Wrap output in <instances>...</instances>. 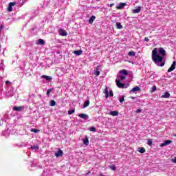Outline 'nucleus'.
Segmentation results:
<instances>
[{
	"label": "nucleus",
	"instance_id": "obj_43",
	"mask_svg": "<svg viewBox=\"0 0 176 176\" xmlns=\"http://www.w3.org/2000/svg\"><path fill=\"white\" fill-rule=\"evenodd\" d=\"M6 85H10V81L9 80L6 81Z\"/></svg>",
	"mask_w": 176,
	"mask_h": 176
},
{
	"label": "nucleus",
	"instance_id": "obj_11",
	"mask_svg": "<svg viewBox=\"0 0 176 176\" xmlns=\"http://www.w3.org/2000/svg\"><path fill=\"white\" fill-rule=\"evenodd\" d=\"M124 6H126V3H120L119 5L116 7V9L118 10L123 9Z\"/></svg>",
	"mask_w": 176,
	"mask_h": 176
},
{
	"label": "nucleus",
	"instance_id": "obj_38",
	"mask_svg": "<svg viewBox=\"0 0 176 176\" xmlns=\"http://www.w3.org/2000/svg\"><path fill=\"white\" fill-rule=\"evenodd\" d=\"M152 91H156V86L153 87Z\"/></svg>",
	"mask_w": 176,
	"mask_h": 176
},
{
	"label": "nucleus",
	"instance_id": "obj_15",
	"mask_svg": "<svg viewBox=\"0 0 176 176\" xmlns=\"http://www.w3.org/2000/svg\"><path fill=\"white\" fill-rule=\"evenodd\" d=\"M142 7H138L137 9L133 10V13H140L141 12Z\"/></svg>",
	"mask_w": 176,
	"mask_h": 176
},
{
	"label": "nucleus",
	"instance_id": "obj_37",
	"mask_svg": "<svg viewBox=\"0 0 176 176\" xmlns=\"http://www.w3.org/2000/svg\"><path fill=\"white\" fill-rule=\"evenodd\" d=\"M141 112H142V111H141V109H138L136 110V113H141Z\"/></svg>",
	"mask_w": 176,
	"mask_h": 176
},
{
	"label": "nucleus",
	"instance_id": "obj_30",
	"mask_svg": "<svg viewBox=\"0 0 176 176\" xmlns=\"http://www.w3.org/2000/svg\"><path fill=\"white\" fill-rule=\"evenodd\" d=\"M75 113V109H72L68 111V115H72V113Z\"/></svg>",
	"mask_w": 176,
	"mask_h": 176
},
{
	"label": "nucleus",
	"instance_id": "obj_39",
	"mask_svg": "<svg viewBox=\"0 0 176 176\" xmlns=\"http://www.w3.org/2000/svg\"><path fill=\"white\" fill-rule=\"evenodd\" d=\"M145 42H149V38L148 37L144 38Z\"/></svg>",
	"mask_w": 176,
	"mask_h": 176
},
{
	"label": "nucleus",
	"instance_id": "obj_32",
	"mask_svg": "<svg viewBox=\"0 0 176 176\" xmlns=\"http://www.w3.org/2000/svg\"><path fill=\"white\" fill-rule=\"evenodd\" d=\"M52 91V89H50L47 91V96H50V92Z\"/></svg>",
	"mask_w": 176,
	"mask_h": 176
},
{
	"label": "nucleus",
	"instance_id": "obj_20",
	"mask_svg": "<svg viewBox=\"0 0 176 176\" xmlns=\"http://www.w3.org/2000/svg\"><path fill=\"white\" fill-rule=\"evenodd\" d=\"M116 26H117L118 30H122V28H123V26L122 25V24L120 22L116 23Z\"/></svg>",
	"mask_w": 176,
	"mask_h": 176
},
{
	"label": "nucleus",
	"instance_id": "obj_36",
	"mask_svg": "<svg viewBox=\"0 0 176 176\" xmlns=\"http://www.w3.org/2000/svg\"><path fill=\"white\" fill-rule=\"evenodd\" d=\"M89 130L90 131H96V127H91Z\"/></svg>",
	"mask_w": 176,
	"mask_h": 176
},
{
	"label": "nucleus",
	"instance_id": "obj_31",
	"mask_svg": "<svg viewBox=\"0 0 176 176\" xmlns=\"http://www.w3.org/2000/svg\"><path fill=\"white\" fill-rule=\"evenodd\" d=\"M109 168H111L113 171H115L116 170V166H110Z\"/></svg>",
	"mask_w": 176,
	"mask_h": 176
},
{
	"label": "nucleus",
	"instance_id": "obj_27",
	"mask_svg": "<svg viewBox=\"0 0 176 176\" xmlns=\"http://www.w3.org/2000/svg\"><path fill=\"white\" fill-rule=\"evenodd\" d=\"M55 105H56V101H54V100H51L50 106L51 107H54Z\"/></svg>",
	"mask_w": 176,
	"mask_h": 176
},
{
	"label": "nucleus",
	"instance_id": "obj_12",
	"mask_svg": "<svg viewBox=\"0 0 176 176\" xmlns=\"http://www.w3.org/2000/svg\"><path fill=\"white\" fill-rule=\"evenodd\" d=\"M101 66L98 65V67H96L95 68V72H94V75H96V76H99L100 75V71H98V68H100Z\"/></svg>",
	"mask_w": 176,
	"mask_h": 176
},
{
	"label": "nucleus",
	"instance_id": "obj_9",
	"mask_svg": "<svg viewBox=\"0 0 176 176\" xmlns=\"http://www.w3.org/2000/svg\"><path fill=\"white\" fill-rule=\"evenodd\" d=\"M24 109L23 106H19V107H14V111H16V112H20Z\"/></svg>",
	"mask_w": 176,
	"mask_h": 176
},
{
	"label": "nucleus",
	"instance_id": "obj_10",
	"mask_svg": "<svg viewBox=\"0 0 176 176\" xmlns=\"http://www.w3.org/2000/svg\"><path fill=\"white\" fill-rule=\"evenodd\" d=\"M161 98H170V93L168 91L164 92Z\"/></svg>",
	"mask_w": 176,
	"mask_h": 176
},
{
	"label": "nucleus",
	"instance_id": "obj_14",
	"mask_svg": "<svg viewBox=\"0 0 176 176\" xmlns=\"http://www.w3.org/2000/svg\"><path fill=\"white\" fill-rule=\"evenodd\" d=\"M94 20H96V16L93 15L90 17L89 20V24H93V22L94 21Z\"/></svg>",
	"mask_w": 176,
	"mask_h": 176
},
{
	"label": "nucleus",
	"instance_id": "obj_18",
	"mask_svg": "<svg viewBox=\"0 0 176 176\" xmlns=\"http://www.w3.org/2000/svg\"><path fill=\"white\" fill-rule=\"evenodd\" d=\"M41 78H43V79H46V80H52V78L49 76H46V75H43L41 76Z\"/></svg>",
	"mask_w": 176,
	"mask_h": 176
},
{
	"label": "nucleus",
	"instance_id": "obj_35",
	"mask_svg": "<svg viewBox=\"0 0 176 176\" xmlns=\"http://www.w3.org/2000/svg\"><path fill=\"white\" fill-rule=\"evenodd\" d=\"M124 101V96H122V98L120 99V102H123Z\"/></svg>",
	"mask_w": 176,
	"mask_h": 176
},
{
	"label": "nucleus",
	"instance_id": "obj_47",
	"mask_svg": "<svg viewBox=\"0 0 176 176\" xmlns=\"http://www.w3.org/2000/svg\"><path fill=\"white\" fill-rule=\"evenodd\" d=\"M90 174V171L87 172V175H89Z\"/></svg>",
	"mask_w": 176,
	"mask_h": 176
},
{
	"label": "nucleus",
	"instance_id": "obj_23",
	"mask_svg": "<svg viewBox=\"0 0 176 176\" xmlns=\"http://www.w3.org/2000/svg\"><path fill=\"white\" fill-rule=\"evenodd\" d=\"M128 56L130 57H134V56H135V52L131 51L128 53Z\"/></svg>",
	"mask_w": 176,
	"mask_h": 176
},
{
	"label": "nucleus",
	"instance_id": "obj_33",
	"mask_svg": "<svg viewBox=\"0 0 176 176\" xmlns=\"http://www.w3.org/2000/svg\"><path fill=\"white\" fill-rule=\"evenodd\" d=\"M31 148L32 149H39V147H38V146H32Z\"/></svg>",
	"mask_w": 176,
	"mask_h": 176
},
{
	"label": "nucleus",
	"instance_id": "obj_5",
	"mask_svg": "<svg viewBox=\"0 0 176 176\" xmlns=\"http://www.w3.org/2000/svg\"><path fill=\"white\" fill-rule=\"evenodd\" d=\"M173 142V141L171 140H166L164 141V142L160 144L161 148H163V146H167V145H170V144H171Z\"/></svg>",
	"mask_w": 176,
	"mask_h": 176
},
{
	"label": "nucleus",
	"instance_id": "obj_29",
	"mask_svg": "<svg viewBox=\"0 0 176 176\" xmlns=\"http://www.w3.org/2000/svg\"><path fill=\"white\" fill-rule=\"evenodd\" d=\"M103 93H104V94H107V93H109V91H108V87H105V88H104V91H103Z\"/></svg>",
	"mask_w": 176,
	"mask_h": 176
},
{
	"label": "nucleus",
	"instance_id": "obj_24",
	"mask_svg": "<svg viewBox=\"0 0 176 176\" xmlns=\"http://www.w3.org/2000/svg\"><path fill=\"white\" fill-rule=\"evenodd\" d=\"M120 74H122L123 75H129V73H127V70L123 69L120 72Z\"/></svg>",
	"mask_w": 176,
	"mask_h": 176
},
{
	"label": "nucleus",
	"instance_id": "obj_1",
	"mask_svg": "<svg viewBox=\"0 0 176 176\" xmlns=\"http://www.w3.org/2000/svg\"><path fill=\"white\" fill-rule=\"evenodd\" d=\"M158 52L160 55L157 54V48L153 50L151 54L152 60L158 67H164L165 63L163 62V57L166 56V50L162 47H160Z\"/></svg>",
	"mask_w": 176,
	"mask_h": 176
},
{
	"label": "nucleus",
	"instance_id": "obj_17",
	"mask_svg": "<svg viewBox=\"0 0 176 176\" xmlns=\"http://www.w3.org/2000/svg\"><path fill=\"white\" fill-rule=\"evenodd\" d=\"M109 115H111V116H118V115H119V113L116 111H113L110 112Z\"/></svg>",
	"mask_w": 176,
	"mask_h": 176
},
{
	"label": "nucleus",
	"instance_id": "obj_2",
	"mask_svg": "<svg viewBox=\"0 0 176 176\" xmlns=\"http://www.w3.org/2000/svg\"><path fill=\"white\" fill-rule=\"evenodd\" d=\"M14 5H16V2H10V3H9L8 7L7 8V10L8 12H10V13L13 12V6H14Z\"/></svg>",
	"mask_w": 176,
	"mask_h": 176
},
{
	"label": "nucleus",
	"instance_id": "obj_26",
	"mask_svg": "<svg viewBox=\"0 0 176 176\" xmlns=\"http://www.w3.org/2000/svg\"><path fill=\"white\" fill-rule=\"evenodd\" d=\"M152 139H148L147 140V145H149V146H152Z\"/></svg>",
	"mask_w": 176,
	"mask_h": 176
},
{
	"label": "nucleus",
	"instance_id": "obj_40",
	"mask_svg": "<svg viewBox=\"0 0 176 176\" xmlns=\"http://www.w3.org/2000/svg\"><path fill=\"white\" fill-rule=\"evenodd\" d=\"M124 79H126V77H125V76H120V80H124Z\"/></svg>",
	"mask_w": 176,
	"mask_h": 176
},
{
	"label": "nucleus",
	"instance_id": "obj_48",
	"mask_svg": "<svg viewBox=\"0 0 176 176\" xmlns=\"http://www.w3.org/2000/svg\"><path fill=\"white\" fill-rule=\"evenodd\" d=\"M174 137H176V134L174 135Z\"/></svg>",
	"mask_w": 176,
	"mask_h": 176
},
{
	"label": "nucleus",
	"instance_id": "obj_42",
	"mask_svg": "<svg viewBox=\"0 0 176 176\" xmlns=\"http://www.w3.org/2000/svg\"><path fill=\"white\" fill-rule=\"evenodd\" d=\"M173 163H176V157L172 160Z\"/></svg>",
	"mask_w": 176,
	"mask_h": 176
},
{
	"label": "nucleus",
	"instance_id": "obj_28",
	"mask_svg": "<svg viewBox=\"0 0 176 176\" xmlns=\"http://www.w3.org/2000/svg\"><path fill=\"white\" fill-rule=\"evenodd\" d=\"M31 132H32V133H39V129H31Z\"/></svg>",
	"mask_w": 176,
	"mask_h": 176
},
{
	"label": "nucleus",
	"instance_id": "obj_45",
	"mask_svg": "<svg viewBox=\"0 0 176 176\" xmlns=\"http://www.w3.org/2000/svg\"><path fill=\"white\" fill-rule=\"evenodd\" d=\"M2 28H3V25H1V26H0V31L2 30Z\"/></svg>",
	"mask_w": 176,
	"mask_h": 176
},
{
	"label": "nucleus",
	"instance_id": "obj_16",
	"mask_svg": "<svg viewBox=\"0 0 176 176\" xmlns=\"http://www.w3.org/2000/svg\"><path fill=\"white\" fill-rule=\"evenodd\" d=\"M74 54H76V56H80L82 53V50H76L73 52Z\"/></svg>",
	"mask_w": 176,
	"mask_h": 176
},
{
	"label": "nucleus",
	"instance_id": "obj_44",
	"mask_svg": "<svg viewBox=\"0 0 176 176\" xmlns=\"http://www.w3.org/2000/svg\"><path fill=\"white\" fill-rule=\"evenodd\" d=\"M129 98H131V100H135V97L134 96H130Z\"/></svg>",
	"mask_w": 176,
	"mask_h": 176
},
{
	"label": "nucleus",
	"instance_id": "obj_7",
	"mask_svg": "<svg viewBox=\"0 0 176 176\" xmlns=\"http://www.w3.org/2000/svg\"><path fill=\"white\" fill-rule=\"evenodd\" d=\"M59 35H60L61 36H67L68 35V33H67V31H65L63 29H60L59 30Z\"/></svg>",
	"mask_w": 176,
	"mask_h": 176
},
{
	"label": "nucleus",
	"instance_id": "obj_3",
	"mask_svg": "<svg viewBox=\"0 0 176 176\" xmlns=\"http://www.w3.org/2000/svg\"><path fill=\"white\" fill-rule=\"evenodd\" d=\"M63 155H64V153L63 152V150L61 149H58V151H56L55 153V156L56 157H61V156H63Z\"/></svg>",
	"mask_w": 176,
	"mask_h": 176
},
{
	"label": "nucleus",
	"instance_id": "obj_13",
	"mask_svg": "<svg viewBox=\"0 0 176 176\" xmlns=\"http://www.w3.org/2000/svg\"><path fill=\"white\" fill-rule=\"evenodd\" d=\"M135 91H140V87L136 86L133 87L130 93H135Z\"/></svg>",
	"mask_w": 176,
	"mask_h": 176
},
{
	"label": "nucleus",
	"instance_id": "obj_25",
	"mask_svg": "<svg viewBox=\"0 0 176 176\" xmlns=\"http://www.w3.org/2000/svg\"><path fill=\"white\" fill-rule=\"evenodd\" d=\"M83 144H84V145H89V139L85 138V139L83 140Z\"/></svg>",
	"mask_w": 176,
	"mask_h": 176
},
{
	"label": "nucleus",
	"instance_id": "obj_6",
	"mask_svg": "<svg viewBox=\"0 0 176 176\" xmlns=\"http://www.w3.org/2000/svg\"><path fill=\"white\" fill-rule=\"evenodd\" d=\"M176 62L173 61L170 67L168 69V72H173L175 69Z\"/></svg>",
	"mask_w": 176,
	"mask_h": 176
},
{
	"label": "nucleus",
	"instance_id": "obj_21",
	"mask_svg": "<svg viewBox=\"0 0 176 176\" xmlns=\"http://www.w3.org/2000/svg\"><path fill=\"white\" fill-rule=\"evenodd\" d=\"M89 105H90V101L86 100L84 103L83 107L87 108V107H89Z\"/></svg>",
	"mask_w": 176,
	"mask_h": 176
},
{
	"label": "nucleus",
	"instance_id": "obj_19",
	"mask_svg": "<svg viewBox=\"0 0 176 176\" xmlns=\"http://www.w3.org/2000/svg\"><path fill=\"white\" fill-rule=\"evenodd\" d=\"M146 151V150H145V148L144 147L139 148L138 152H140V153H145Z\"/></svg>",
	"mask_w": 176,
	"mask_h": 176
},
{
	"label": "nucleus",
	"instance_id": "obj_22",
	"mask_svg": "<svg viewBox=\"0 0 176 176\" xmlns=\"http://www.w3.org/2000/svg\"><path fill=\"white\" fill-rule=\"evenodd\" d=\"M37 45H45V41L41 38L38 40Z\"/></svg>",
	"mask_w": 176,
	"mask_h": 176
},
{
	"label": "nucleus",
	"instance_id": "obj_41",
	"mask_svg": "<svg viewBox=\"0 0 176 176\" xmlns=\"http://www.w3.org/2000/svg\"><path fill=\"white\" fill-rule=\"evenodd\" d=\"M108 97H109V93L108 92L107 94H105V98H108Z\"/></svg>",
	"mask_w": 176,
	"mask_h": 176
},
{
	"label": "nucleus",
	"instance_id": "obj_4",
	"mask_svg": "<svg viewBox=\"0 0 176 176\" xmlns=\"http://www.w3.org/2000/svg\"><path fill=\"white\" fill-rule=\"evenodd\" d=\"M116 83L119 89H123L124 87V84L120 82V80H116Z\"/></svg>",
	"mask_w": 176,
	"mask_h": 176
},
{
	"label": "nucleus",
	"instance_id": "obj_34",
	"mask_svg": "<svg viewBox=\"0 0 176 176\" xmlns=\"http://www.w3.org/2000/svg\"><path fill=\"white\" fill-rule=\"evenodd\" d=\"M109 96L110 97H113V91H110Z\"/></svg>",
	"mask_w": 176,
	"mask_h": 176
},
{
	"label": "nucleus",
	"instance_id": "obj_46",
	"mask_svg": "<svg viewBox=\"0 0 176 176\" xmlns=\"http://www.w3.org/2000/svg\"><path fill=\"white\" fill-rule=\"evenodd\" d=\"M113 3H111V4H110V8H112V6H113Z\"/></svg>",
	"mask_w": 176,
	"mask_h": 176
},
{
	"label": "nucleus",
	"instance_id": "obj_8",
	"mask_svg": "<svg viewBox=\"0 0 176 176\" xmlns=\"http://www.w3.org/2000/svg\"><path fill=\"white\" fill-rule=\"evenodd\" d=\"M79 118H81V119H84L85 120H87L89 119V115L85 113H80L78 115Z\"/></svg>",
	"mask_w": 176,
	"mask_h": 176
}]
</instances>
